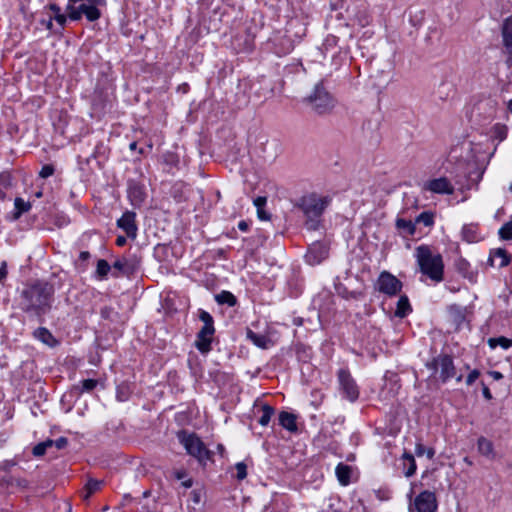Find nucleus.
Here are the masks:
<instances>
[{"instance_id": "obj_1", "label": "nucleus", "mask_w": 512, "mask_h": 512, "mask_svg": "<svg viewBox=\"0 0 512 512\" xmlns=\"http://www.w3.org/2000/svg\"><path fill=\"white\" fill-rule=\"evenodd\" d=\"M54 286L48 282L37 281L22 292L23 309L37 315L45 313L51 307Z\"/></svg>"}, {"instance_id": "obj_2", "label": "nucleus", "mask_w": 512, "mask_h": 512, "mask_svg": "<svg viewBox=\"0 0 512 512\" xmlns=\"http://www.w3.org/2000/svg\"><path fill=\"white\" fill-rule=\"evenodd\" d=\"M415 258L420 272L434 282L444 279V262L442 255L428 245H420L415 249Z\"/></svg>"}, {"instance_id": "obj_3", "label": "nucleus", "mask_w": 512, "mask_h": 512, "mask_svg": "<svg viewBox=\"0 0 512 512\" xmlns=\"http://www.w3.org/2000/svg\"><path fill=\"white\" fill-rule=\"evenodd\" d=\"M328 199L316 194L303 196L299 201V208L307 217L305 226L308 230H316L319 227L320 217L328 205Z\"/></svg>"}, {"instance_id": "obj_4", "label": "nucleus", "mask_w": 512, "mask_h": 512, "mask_svg": "<svg viewBox=\"0 0 512 512\" xmlns=\"http://www.w3.org/2000/svg\"><path fill=\"white\" fill-rule=\"evenodd\" d=\"M303 101L318 115L330 114L336 106L335 98L324 87L323 81L318 82Z\"/></svg>"}, {"instance_id": "obj_5", "label": "nucleus", "mask_w": 512, "mask_h": 512, "mask_svg": "<svg viewBox=\"0 0 512 512\" xmlns=\"http://www.w3.org/2000/svg\"><path fill=\"white\" fill-rule=\"evenodd\" d=\"M179 442L184 446L189 455L204 464L211 459L212 452L206 448L201 439L194 433L179 431L177 434Z\"/></svg>"}, {"instance_id": "obj_6", "label": "nucleus", "mask_w": 512, "mask_h": 512, "mask_svg": "<svg viewBox=\"0 0 512 512\" xmlns=\"http://www.w3.org/2000/svg\"><path fill=\"white\" fill-rule=\"evenodd\" d=\"M426 367L433 370L436 374L439 372V379L446 383L448 380L455 378L457 382H461L463 375L456 373V368L453 359L448 354H440L433 358L432 361L426 363Z\"/></svg>"}, {"instance_id": "obj_7", "label": "nucleus", "mask_w": 512, "mask_h": 512, "mask_svg": "<svg viewBox=\"0 0 512 512\" xmlns=\"http://www.w3.org/2000/svg\"><path fill=\"white\" fill-rule=\"evenodd\" d=\"M200 320L204 323L203 327L197 333L195 346L203 354L211 350L212 336L215 332L212 316L204 310H200Z\"/></svg>"}, {"instance_id": "obj_8", "label": "nucleus", "mask_w": 512, "mask_h": 512, "mask_svg": "<svg viewBox=\"0 0 512 512\" xmlns=\"http://www.w3.org/2000/svg\"><path fill=\"white\" fill-rule=\"evenodd\" d=\"M141 260V257L136 253H127L119 257L112 265L118 271V273H113V276L119 277L121 274L129 277L135 274L140 268Z\"/></svg>"}, {"instance_id": "obj_9", "label": "nucleus", "mask_w": 512, "mask_h": 512, "mask_svg": "<svg viewBox=\"0 0 512 512\" xmlns=\"http://www.w3.org/2000/svg\"><path fill=\"white\" fill-rule=\"evenodd\" d=\"M377 288L383 294L395 296L401 291L402 282L390 272L383 271L378 277Z\"/></svg>"}, {"instance_id": "obj_10", "label": "nucleus", "mask_w": 512, "mask_h": 512, "mask_svg": "<svg viewBox=\"0 0 512 512\" xmlns=\"http://www.w3.org/2000/svg\"><path fill=\"white\" fill-rule=\"evenodd\" d=\"M338 380L343 395L351 402L356 401L359 397V390L350 373L345 369H340Z\"/></svg>"}, {"instance_id": "obj_11", "label": "nucleus", "mask_w": 512, "mask_h": 512, "mask_svg": "<svg viewBox=\"0 0 512 512\" xmlns=\"http://www.w3.org/2000/svg\"><path fill=\"white\" fill-rule=\"evenodd\" d=\"M411 510L416 512H435L437 509V499L433 492L423 491L414 500Z\"/></svg>"}, {"instance_id": "obj_12", "label": "nucleus", "mask_w": 512, "mask_h": 512, "mask_svg": "<svg viewBox=\"0 0 512 512\" xmlns=\"http://www.w3.org/2000/svg\"><path fill=\"white\" fill-rule=\"evenodd\" d=\"M502 43L506 54V63L512 65V16L505 18L501 25Z\"/></svg>"}, {"instance_id": "obj_13", "label": "nucleus", "mask_w": 512, "mask_h": 512, "mask_svg": "<svg viewBox=\"0 0 512 512\" xmlns=\"http://www.w3.org/2000/svg\"><path fill=\"white\" fill-rule=\"evenodd\" d=\"M136 214L131 211L125 212L120 219L117 220V226L125 231L129 238L135 239L137 236Z\"/></svg>"}, {"instance_id": "obj_14", "label": "nucleus", "mask_w": 512, "mask_h": 512, "mask_svg": "<svg viewBox=\"0 0 512 512\" xmlns=\"http://www.w3.org/2000/svg\"><path fill=\"white\" fill-rule=\"evenodd\" d=\"M128 197L132 203L133 206H140L145 198H146V193H145V188L142 184L134 181V180H130L128 181Z\"/></svg>"}, {"instance_id": "obj_15", "label": "nucleus", "mask_w": 512, "mask_h": 512, "mask_svg": "<svg viewBox=\"0 0 512 512\" xmlns=\"http://www.w3.org/2000/svg\"><path fill=\"white\" fill-rule=\"evenodd\" d=\"M425 189L438 194H452L454 191L453 186L445 177L428 181L425 184Z\"/></svg>"}, {"instance_id": "obj_16", "label": "nucleus", "mask_w": 512, "mask_h": 512, "mask_svg": "<svg viewBox=\"0 0 512 512\" xmlns=\"http://www.w3.org/2000/svg\"><path fill=\"white\" fill-rule=\"evenodd\" d=\"M328 256V249L320 243H314L306 254L307 262L311 265L321 263Z\"/></svg>"}, {"instance_id": "obj_17", "label": "nucleus", "mask_w": 512, "mask_h": 512, "mask_svg": "<svg viewBox=\"0 0 512 512\" xmlns=\"http://www.w3.org/2000/svg\"><path fill=\"white\" fill-rule=\"evenodd\" d=\"M510 262V255L505 249L498 248L490 252L488 264L490 266H498L499 268L505 267Z\"/></svg>"}, {"instance_id": "obj_18", "label": "nucleus", "mask_w": 512, "mask_h": 512, "mask_svg": "<svg viewBox=\"0 0 512 512\" xmlns=\"http://www.w3.org/2000/svg\"><path fill=\"white\" fill-rule=\"evenodd\" d=\"M279 424L288 431H297L296 416L290 412L282 411L279 414Z\"/></svg>"}, {"instance_id": "obj_19", "label": "nucleus", "mask_w": 512, "mask_h": 512, "mask_svg": "<svg viewBox=\"0 0 512 512\" xmlns=\"http://www.w3.org/2000/svg\"><path fill=\"white\" fill-rule=\"evenodd\" d=\"M477 447L481 455L490 459H493L495 457L494 446L489 439L485 437H480L477 442Z\"/></svg>"}, {"instance_id": "obj_20", "label": "nucleus", "mask_w": 512, "mask_h": 512, "mask_svg": "<svg viewBox=\"0 0 512 512\" xmlns=\"http://www.w3.org/2000/svg\"><path fill=\"white\" fill-rule=\"evenodd\" d=\"M34 336L42 343L50 347H54L57 344V340L54 338L51 332L44 327L36 329L34 332Z\"/></svg>"}, {"instance_id": "obj_21", "label": "nucleus", "mask_w": 512, "mask_h": 512, "mask_svg": "<svg viewBox=\"0 0 512 512\" xmlns=\"http://www.w3.org/2000/svg\"><path fill=\"white\" fill-rule=\"evenodd\" d=\"M411 310L412 308L408 297L406 295L400 296V298L397 301L395 316L399 318H404L411 312Z\"/></svg>"}, {"instance_id": "obj_22", "label": "nucleus", "mask_w": 512, "mask_h": 512, "mask_svg": "<svg viewBox=\"0 0 512 512\" xmlns=\"http://www.w3.org/2000/svg\"><path fill=\"white\" fill-rule=\"evenodd\" d=\"M402 461L405 469L404 475L406 477L413 476L417 468L414 456L408 452H404V454L402 455Z\"/></svg>"}, {"instance_id": "obj_23", "label": "nucleus", "mask_w": 512, "mask_h": 512, "mask_svg": "<svg viewBox=\"0 0 512 512\" xmlns=\"http://www.w3.org/2000/svg\"><path fill=\"white\" fill-rule=\"evenodd\" d=\"M336 476L341 485H348L350 483L351 467L339 463L336 467Z\"/></svg>"}, {"instance_id": "obj_24", "label": "nucleus", "mask_w": 512, "mask_h": 512, "mask_svg": "<svg viewBox=\"0 0 512 512\" xmlns=\"http://www.w3.org/2000/svg\"><path fill=\"white\" fill-rule=\"evenodd\" d=\"M215 301L220 305L226 304L229 307H232L236 304L237 299L231 292L222 291L215 295Z\"/></svg>"}, {"instance_id": "obj_25", "label": "nucleus", "mask_w": 512, "mask_h": 512, "mask_svg": "<svg viewBox=\"0 0 512 512\" xmlns=\"http://www.w3.org/2000/svg\"><path fill=\"white\" fill-rule=\"evenodd\" d=\"M247 337L258 347L260 348H267V344L270 342L267 336L257 334L253 332L252 330L248 329L247 331Z\"/></svg>"}, {"instance_id": "obj_26", "label": "nucleus", "mask_w": 512, "mask_h": 512, "mask_svg": "<svg viewBox=\"0 0 512 512\" xmlns=\"http://www.w3.org/2000/svg\"><path fill=\"white\" fill-rule=\"evenodd\" d=\"M508 134V127L504 124L497 123L492 127V139L502 142L506 139Z\"/></svg>"}, {"instance_id": "obj_27", "label": "nucleus", "mask_w": 512, "mask_h": 512, "mask_svg": "<svg viewBox=\"0 0 512 512\" xmlns=\"http://www.w3.org/2000/svg\"><path fill=\"white\" fill-rule=\"evenodd\" d=\"M15 213L14 219H18L23 213L28 212L31 208L30 202L24 201L22 198L17 197L14 202Z\"/></svg>"}, {"instance_id": "obj_28", "label": "nucleus", "mask_w": 512, "mask_h": 512, "mask_svg": "<svg viewBox=\"0 0 512 512\" xmlns=\"http://www.w3.org/2000/svg\"><path fill=\"white\" fill-rule=\"evenodd\" d=\"M396 227L399 230L405 231L408 235H414L416 231L415 223L410 220H405L403 218H398L396 220Z\"/></svg>"}, {"instance_id": "obj_29", "label": "nucleus", "mask_w": 512, "mask_h": 512, "mask_svg": "<svg viewBox=\"0 0 512 512\" xmlns=\"http://www.w3.org/2000/svg\"><path fill=\"white\" fill-rule=\"evenodd\" d=\"M275 410L272 406L268 404H264L262 406V415L259 418L258 422L262 426H267L271 420V417L274 415Z\"/></svg>"}, {"instance_id": "obj_30", "label": "nucleus", "mask_w": 512, "mask_h": 512, "mask_svg": "<svg viewBox=\"0 0 512 512\" xmlns=\"http://www.w3.org/2000/svg\"><path fill=\"white\" fill-rule=\"evenodd\" d=\"M488 344L491 348H496L497 346H500L503 349H508L512 346V340L504 336H501L497 338H490L488 340Z\"/></svg>"}, {"instance_id": "obj_31", "label": "nucleus", "mask_w": 512, "mask_h": 512, "mask_svg": "<svg viewBox=\"0 0 512 512\" xmlns=\"http://www.w3.org/2000/svg\"><path fill=\"white\" fill-rule=\"evenodd\" d=\"M110 270H111V266L109 265V263L106 260H104V259L98 260L96 274L100 279H105L107 277L108 273L110 272Z\"/></svg>"}, {"instance_id": "obj_32", "label": "nucleus", "mask_w": 512, "mask_h": 512, "mask_svg": "<svg viewBox=\"0 0 512 512\" xmlns=\"http://www.w3.org/2000/svg\"><path fill=\"white\" fill-rule=\"evenodd\" d=\"M102 484H103V481L89 479L85 486V489H86V494L84 496L85 499H88L93 493L98 491L101 488Z\"/></svg>"}, {"instance_id": "obj_33", "label": "nucleus", "mask_w": 512, "mask_h": 512, "mask_svg": "<svg viewBox=\"0 0 512 512\" xmlns=\"http://www.w3.org/2000/svg\"><path fill=\"white\" fill-rule=\"evenodd\" d=\"M454 93V86L451 83L443 82L438 88L439 97L443 100L448 99Z\"/></svg>"}, {"instance_id": "obj_34", "label": "nucleus", "mask_w": 512, "mask_h": 512, "mask_svg": "<svg viewBox=\"0 0 512 512\" xmlns=\"http://www.w3.org/2000/svg\"><path fill=\"white\" fill-rule=\"evenodd\" d=\"M415 223H422L426 227L432 226L434 224V215L431 212L424 211L417 216Z\"/></svg>"}, {"instance_id": "obj_35", "label": "nucleus", "mask_w": 512, "mask_h": 512, "mask_svg": "<svg viewBox=\"0 0 512 512\" xmlns=\"http://www.w3.org/2000/svg\"><path fill=\"white\" fill-rule=\"evenodd\" d=\"M84 15L86 16L87 20L94 22L101 17V12L97 6L89 5L86 11H84Z\"/></svg>"}, {"instance_id": "obj_36", "label": "nucleus", "mask_w": 512, "mask_h": 512, "mask_svg": "<svg viewBox=\"0 0 512 512\" xmlns=\"http://www.w3.org/2000/svg\"><path fill=\"white\" fill-rule=\"evenodd\" d=\"M415 454L418 457L426 455L429 459H432L435 455V451L433 448H426L423 444L417 443L415 447Z\"/></svg>"}, {"instance_id": "obj_37", "label": "nucleus", "mask_w": 512, "mask_h": 512, "mask_svg": "<svg viewBox=\"0 0 512 512\" xmlns=\"http://www.w3.org/2000/svg\"><path fill=\"white\" fill-rule=\"evenodd\" d=\"M499 235L504 240L512 239V220L505 223L499 230Z\"/></svg>"}, {"instance_id": "obj_38", "label": "nucleus", "mask_w": 512, "mask_h": 512, "mask_svg": "<svg viewBox=\"0 0 512 512\" xmlns=\"http://www.w3.org/2000/svg\"><path fill=\"white\" fill-rule=\"evenodd\" d=\"M470 264L465 259H460L457 262L458 271L464 276L472 280V275L469 273Z\"/></svg>"}, {"instance_id": "obj_39", "label": "nucleus", "mask_w": 512, "mask_h": 512, "mask_svg": "<svg viewBox=\"0 0 512 512\" xmlns=\"http://www.w3.org/2000/svg\"><path fill=\"white\" fill-rule=\"evenodd\" d=\"M337 43H338L337 37L328 36L322 45L324 53L326 54V53L330 52L333 48H336Z\"/></svg>"}, {"instance_id": "obj_40", "label": "nucleus", "mask_w": 512, "mask_h": 512, "mask_svg": "<svg viewBox=\"0 0 512 512\" xmlns=\"http://www.w3.org/2000/svg\"><path fill=\"white\" fill-rule=\"evenodd\" d=\"M67 12H68V16L71 20L77 21V20H80L82 17V14L80 13V11L77 10V8L72 4H68Z\"/></svg>"}, {"instance_id": "obj_41", "label": "nucleus", "mask_w": 512, "mask_h": 512, "mask_svg": "<svg viewBox=\"0 0 512 512\" xmlns=\"http://www.w3.org/2000/svg\"><path fill=\"white\" fill-rule=\"evenodd\" d=\"M82 389L81 392H90L92 391L98 384L97 380L95 379H85L82 382Z\"/></svg>"}, {"instance_id": "obj_42", "label": "nucleus", "mask_w": 512, "mask_h": 512, "mask_svg": "<svg viewBox=\"0 0 512 512\" xmlns=\"http://www.w3.org/2000/svg\"><path fill=\"white\" fill-rule=\"evenodd\" d=\"M236 468V471H237V479L238 480H243L246 478L247 476V467H246V464L243 463V462H239L236 464L235 466Z\"/></svg>"}, {"instance_id": "obj_43", "label": "nucleus", "mask_w": 512, "mask_h": 512, "mask_svg": "<svg viewBox=\"0 0 512 512\" xmlns=\"http://www.w3.org/2000/svg\"><path fill=\"white\" fill-rule=\"evenodd\" d=\"M46 451H47V449H46L45 445L42 442H40L33 447L32 454L35 457H41L46 453Z\"/></svg>"}, {"instance_id": "obj_44", "label": "nucleus", "mask_w": 512, "mask_h": 512, "mask_svg": "<svg viewBox=\"0 0 512 512\" xmlns=\"http://www.w3.org/2000/svg\"><path fill=\"white\" fill-rule=\"evenodd\" d=\"M8 483L10 485H16V486L21 487V488H26L28 486V481L26 479H23V478L11 477Z\"/></svg>"}, {"instance_id": "obj_45", "label": "nucleus", "mask_w": 512, "mask_h": 512, "mask_svg": "<svg viewBox=\"0 0 512 512\" xmlns=\"http://www.w3.org/2000/svg\"><path fill=\"white\" fill-rule=\"evenodd\" d=\"M54 173V167L52 165H44L39 172L40 177L47 178Z\"/></svg>"}, {"instance_id": "obj_46", "label": "nucleus", "mask_w": 512, "mask_h": 512, "mask_svg": "<svg viewBox=\"0 0 512 512\" xmlns=\"http://www.w3.org/2000/svg\"><path fill=\"white\" fill-rule=\"evenodd\" d=\"M354 20L362 27L368 24V17L365 12L354 15Z\"/></svg>"}, {"instance_id": "obj_47", "label": "nucleus", "mask_w": 512, "mask_h": 512, "mask_svg": "<svg viewBox=\"0 0 512 512\" xmlns=\"http://www.w3.org/2000/svg\"><path fill=\"white\" fill-rule=\"evenodd\" d=\"M480 376V372L477 369L472 370L466 378V384L472 385Z\"/></svg>"}, {"instance_id": "obj_48", "label": "nucleus", "mask_w": 512, "mask_h": 512, "mask_svg": "<svg viewBox=\"0 0 512 512\" xmlns=\"http://www.w3.org/2000/svg\"><path fill=\"white\" fill-rule=\"evenodd\" d=\"M101 317L104 319H112V314H114V311L109 306H104L100 310Z\"/></svg>"}, {"instance_id": "obj_49", "label": "nucleus", "mask_w": 512, "mask_h": 512, "mask_svg": "<svg viewBox=\"0 0 512 512\" xmlns=\"http://www.w3.org/2000/svg\"><path fill=\"white\" fill-rule=\"evenodd\" d=\"M191 499L194 504H199L202 500V490L194 489L191 492Z\"/></svg>"}, {"instance_id": "obj_50", "label": "nucleus", "mask_w": 512, "mask_h": 512, "mask_svg": "<svg viewBox=\"0 0 512 512\" xmlns=\"http://www.w3.org/2000/svg\"><path fill=\"white\" fill-rule=\"evenodd\" d=\"M67 444H68V440L65 437H60L57 440H54V446L58 450L65 448L67 446Z\"/></svg>"}, {"instance_id": "obj_51", "label": "nucleus", "mask_w": 512, "mask_h": 512, "mask_svg": "<svg viewBox=\"0 0 512 512\" xmlns=\"http://www.w3.org/2000/svg\"><path fill=\"white\" fill-rule=\"evenodd\" d=\"M52 18L59 24V26L61 27V29L64 28L65 24H66V16L64 14H58V15H53Z\"/></svg>"}, {"instance_id": "obj_52", "label": "nucleus", "mask_w": 512, "mask_h": 512, "mask_svg": "<svg viewBox=\"0 0 512 512\" xmlns=\"http://www.w3.org/2000/svg\"><path fill=\"white\" fill-rule=\"evenodd\" d=\"M266 202V197L259 196L254 200V205L257 207V210H260L265 206Z\"/></svg>"}, {"instance_id": "obj_53", "label": "nucleus", "mask_w": 512, "mask_h": 512, "mask_svg": "<svg viewBox=\"0 0 512 512\" xmlns=\"http://www.w3.org/2000/svg\"><path fill=\"white\" fill-rule=\"evenodd\" d=\"M7 276V263L2 261L0 265V282H2Z\"/></svg>"}, {"instance_id": "obj_54", "label": "nucleus", "mask_w": 512, "mask_h": 512, "mask_svg": "<svg viewBox=\"0 0 512 512\" xmlns=\"http://www.w3.org/2000/svg\"><path fill=\"white\" fill-rule=\"evenodd\" d=\"M257 215L260 220H269L270 215L262 208L260 210H257Z\"/></svg>"}, {"instance_id": "obj_55", "label": "nucleus", "mask_w": 512, "mask_h": 512, "mask_svg": "<svg viewBox=\"0 0 512 512\" xmlns=\"http://www.w3.org/2000/svg\"><path fill=\"white\" fill-rule=\"evenodd\" d=\"M174 476L176 479L178 480H182V479H185L186 476H187V473L185 470H177L174 472Z\"/></svg>"}, {"instance_id": "obj_56", "label": "nucleus", "mask_w": 512, "mask_h": 512, "mask_svg": "<svg viewBox=\"0 0 512 512\" xmlns=\"http://www.w3.org/2000/svg\"><path fill=\"white\" fill-rule=\"evenodd\" d=\"M49 9L53 12L54 15L61 14V9L57 4H50Z\"/></svg>"}, {"instance_id": "obj_57", "label": "nucleus", "mask_w": 512, "mask_h": 512, "mask_svg": "<svg viewBox=\"0 0 512 512\" xmlns=\"http://www.w3.org/2000/svg\"><path fill=\"white\" fill-rule=\"evenodd\" d=\"M482 393H483V396L485 397V399H487V400L492 399V394L487 386H485V385L483 386Z\"/></svg>"}, {"instance_id": "obj_58", "label": "nucleus", "mask_w": 512, "mask_h": 512, "mask_svg": "<svg viewBox=\"0 0 512 512\" xmlns=\"http://www.w3.org/2000/svg\"><path fill=\"white\" fill-rule=\"evenodd\" d=\"M52 20H53V18H52V16H50L48 20H42L41 22H42V24H43V25H45V27H46L48 30H51V29H52V27H53Z\"/></svg>"}, {"instance_id": "obj_59", "label": "nucleus", "mask_w": 512, "mask_h": 512, "mask_svg": "<svg viewBox=\"0 0 512 512\" xmlns=\"http://www.w3.org/2000/svg\"><path fill=\"white\" fill-rule=\"evenodd\" d=\"M238 228H239L241 231H244V232H245V231H247V230H248L249 225H248V223H247L246 221H240V222L238 223Z\"/></svg>"}, {"instance_id": "obj_60", "label": "nucleus", "mask_w": 512, "mask_h": 512, "mask_svg": "<svg viewBox=\"0 0 512 512\" xmlns=\"http://www.w3.org/2000/svg\"><path fill=\"white\" fill-rule=\"evenodd\" d=\"M181 485H182L183 487L187 488V489H188V488H191V487H192V485H193V480H192L191 478L185 479V480L181 483Z\"/></svg>"}, {"instance_id": "obj_61", "label": "nucleus", "mask_w": 512, "mask_h": 512, "mask_svg": "<svg viewBox=\"0 0 512 512\" xmlns=\"http://www.w3.org/2000/svg\"><path fill=\"white\" fill-rule=\"evenodd\" d=\"M126 237L124 236H118L117 239H116V244L118 246H124L126 244Z\"/></svg>"}, {"instance_id": "obj_62", "label": "nucleus", "mask_w": 512, "mask_h": 512, "mask_svg": "<svg viewBox=\"0 0 512 512\" xmlns=\"http://www.w3.org/2000/svg\"><path fill=\"white\" fill-rule=\"evenodd\" d=\"M79 258L82 260V261H86L90 258V253L88 251H82L79 255Z\"/></svg>"}, {"instance_id": "obj_63", "label": "nucleus", "mask_w": 512, "mask_h": 512, "mask_svg": "<svg viewBox=\"0 0 512 512\" xmlns=\"http://www.w3.org/2000/svg\"><path fill=\"white\" fill-rule=\"evenodd\" d=\"M490 375L495 379V380H500L502 379L503 375L498 372V371H492L490 372Z\"/></svg>"}, {"instance_id": "obj_64", "label": "nucleus", "mask_w": 512, "mask_h": 512, "mask_svg": "<svg viewBox=\"0 0 512 512\" xmlns=\"http://www.w3.org/2000/svg\"><path fill=\"white\" fill-rule=\"evenodd\" d=\"M42 443L45 445L47 450L54 446V440H51V439H47V440L43 441Z\"/></svg>"}]
</instances>
